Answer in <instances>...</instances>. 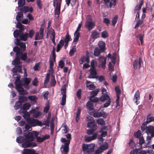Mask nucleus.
Segmentation results:
<instances>
[{"label": "nucleus", "instance_id": "nucleus-41", "mask_svg": "<svg viewBox=\"0 0 154 154\" xmlns=\"http://www.w3.org/2000/svg\"><path fill=\"white\" fill-rule=\"evenodd\" d=\"M49 67L50 69L49 70H50L51 71V73H52L53 72V67L54 66V61H52L51 60H49Z\"/></svg>", "mask_w": 154, "mask_h": 154}, {"label": "nucleus", "instance_id": "nucleus-64", "mask_svg": "<svg viewBox=\"0 0 154 154\" xmlns=\"http://www.w3.org/2000/svg\"><path fill=\"white\" fill-rule=\"evenodd\" d=\"M101 36L103 38H106L108 37V34L106 31L102 32L101 33Z\"/></svg>", "mask_w": 154, "mask_h": 154}, {"label": "nucleus", "instance_id": "nucleus-35", "mask_svg": "<svg viewBox=\"0 0 154 154\" xmlns=\"http://www.w3.org/2000/svg\"><path fill=\"white\" fill-rule=\"evenodd\" d=\"M143 1H140V3L139 4L135 6L134 9V11H137L140 10L141 8V7L143 4Z\"/></svg>", "mask_w": 154, "mask_h": 154}, {"label": "nucleus", "instance_id": "nucleus-48", "mask_svg": "<svg viewBox=\"0 0 154 154\" xmlns=\"http://www.w3.org/2000/svg\"><path fill=\"white\" fill-rule=\"evenodd\" d=\"M118 19V17L117 15H116L112 19V24L113 26H114L116 23L117 20Z\"/></svg>", "mask_w": 154, "mask_h": 154}, {"label": "nucleus", "instance_id": "nucleus-56", "mask_svg": "<svg viewBox=\"0 0 154 154\" xmlns=\"http://www.w3.org/2000/svg\"><path fill=\"white\" fill-rule=\"evenodd\" d=\"M35 33V32L33 29H31L29 31V33H28V37H29L30 38H32L33 36L34 35Z\"/></svg>", "mask_w": 154, "mask_h": 154}, {"label": "nucleus", "instance_id": "nucleus-5", "mask_svg": "<svg viewBox=\"0 0 154 154\" xmlns=\"http://www.w3.org/2000/svg\"><path fill=\"white\" fill-rule=\"evenodd\" d=\"M95 26V23L93 22L91 16L89 15L87 16L86 21L85 23V26L88 30L90 31L93 29Z\"/></svg>", "mask_w": 154, "mask_h": 154}, {"label": "nucleus", "instance_id": "nucleus-43", "mask_svg": "<svg viewBox=\"0 0 154 154\" xmlns=\"http://www.w3.org/2000/svg\"><path fill=\"white\" fill-rule=\"evenodd\" d=\"M22 106V104L19 101H17L14 106V108L15 110H17L20 108Z\"/></svg>", "mask_w": 154, "mask_h": 154}, {"label": "nucleus", "instance_id": "nucleus-8", "mask_svg": "<svg viewBox=\"0 0 154 154\" xmlns=\"http://www.w3.org/2000/svg\"><path fill=\"white\" fill-rule=\"evenodd\" d=\"M90 74L88 76V78L91 79H96L98 78L97 72L95 68L94 67H91L89 70Z\"/></svg>", "mask_w": 154, "mask_h": 154}, {"label": "nucleus", "instance_id": "nucleus-63", "mask_svg": "<svg viewBox=\"0 0 154 154\" xmlns=\"http://www.w3.org/2000/svg\"><path fill=\"white\" fill-rule=\"evenodd\" d=\"M103 22L108 26L110 23V20L107 18H104L103 19Z\"/></svg>", "mask_w": 154, "mask_h": 154}, {"label": "nucleus", "instance_id": "nucleus-11", "mask_svg": "<svg viewBox=\"0 0 154 154\" xmlns=\"http://www.w3.org/2000/svg\"><path fill=\"white\" fill-rule=\"evenodd\" d=\"M19 30L16 29L14 32L13 35L14 37L17 38L19 37V34L23 33L24 28V26L19 28Z\"/></svg>", "mask_w": 154, "mask_h": 154}, {"label": "nucleus", "instance_id": "nucleus-53", "mask_svg": "<svg viewBox=\"0 0 154 154\" xmlns=\"http://www.w3.org/2000/svg\"><path fill=\"white\" fill-rule=\"evenodd\" d=\"M96 129H95V128H90V129L88 130L87 133L88 135L92 134Z\"/></svg>", "mask_w": 154, "mask_h": 154}, {"label": "nucleus", "instance_id": "nucleus-14", "mask_svg": "<svg viewBox=\"0 0 154 154\" xmlns=\"http://www.w3.org/2000/svg\"><path fill=\"white\" fill-rule=\"evenodd\" d=\"M31 113L33 114V117L35 118L38 117L40 115V112L39 111H36L35 109L29 111Z\"/></svg>", "mask_w": 154, "mask_h": 154}, {"label": "nucleus", "instance_id": "nucleus-57", "mask_svg": "<svg viewBox=\"0 0 154 154\" xmlns=\"http://www.w3.org/2000/svg\"><path fill=\"white\" fill-rule=\"evenodd\" d=\"M76 51V48H75V46L73 47L71 49L69 52V54L70 56H72L74 52Z\"/></svg>", "mask_w": 154, "mask_h": 154}, {"label": "nucleus", "instance_id": "nucleus-59", "mask_svg": "<svg viewBox=\"0 0 154 154\" xmlns=\"http://www.w3.org/2000/svg\"><path fill=\"white\" fill-rule=\"evenodd\" d=\"M61 93L63 95H64V94L66 95V87L65 86H63V87L62 88L61 90Z\"/></svg>", "mask_w": 154, "mask_h": 154}, {"label": "nucleus", "instance_id": "nucleus-61", "mask_svg": "<svg viewBox=\"0 0 154 154\" xmlns=\"http://www.w3.org/2000/svg\"><path fill=\"white\" fill-rule=\"evenodd\" d=\"M140 149L138 148L137 149L136 148L134 149L131 151L130 154H137L138 150H140Z\"/></svg>", "mask_w": 154, "mask_h": 154}, {"label": "nucleus", "instance_id": "nucleus-55", "mask_svg": "<svg viewBox=\"0 0 154 154\" xmlns=\"http://www.w3.org/2000/svg\"><path fill=\"white\" fill-rule=\"evenodd\" d=\"M98 91H99L97 90H95L92 91L91 92V97H93L96 95L98 94Z\"/></svg>", "mask_w": 154, "mask_h": 154}, {"label": "nucleus", "instance_id": "nucleus-21", "mask_svg": "<svg viewBox=\"0 0 154 154\" xmlns=\"http://www.w3.org/2000/svg\"><path fill=\"white\" fill-rule=\"evenodd\" d=\"M20 113H23V118L27 120V119H29L30 116V115L29 113L26 112V111H20Z\"/></svg>", "mask_w": 154, "mask_h": 154}, {"label": "nucleus", "instance_id": "nucleus-31", "mask_svg": "<svg viewBox=\"0 0 154 154\" xmlns=\"http://www.w3.org/2000/svg\"><path fill=\"white\" fill-rule=\"evenodd\" d=\"M102 113L101 112L96 111L93 112V116L95 118H98L102 116Z\"/></svg>", "mask_w": 154, "mask_h": 154}, {"label": "nucleus", "instance_id": "nucleus-29", "mask_svg": "<svg viewBox=\"0 0 154 154\" xmlns=\"http://www.w3.org/2000/svg\"><path fill=\"white\" fill-rule=\"evenodd\" d=\"M154 131V127L150 125L147 127V130L146 132L148 135H149L150 133H152Z\"/></svg>", "mask_w": 154, "mask_h": 154}, {"label": "nucleus", "instance_id": "nucleus-17", "mask_svg": "<svg viewBox=\"0 0 154 154\" xmlns=\"http://www.w3.org/2000/svg\"><path fill=\"white\" fill-rule=\"evenodd\" d=\"M23 152V154H36L35 151L33 149H24Z\"/></svg>", "mask_w": 154, "mask_h": 154}, {"label": "nucleus", "instance_id": "nucleus-15", "mask_svg": "<svg viewBox=\"0 0 154 154\" xmlns=\"http://www.w3.org/2000/svg\"><path fill=\"white\" fill-rule=\"evenodd\" d=\"M88 150H87L86 152H90L94 153V147L95 144L94 143H91L88 144Z\"/></svg>", "mask_w": 154, "mask_h": 154}, {"label": "nucleus", "instance_id": "nucleus-60", "mask_svg": "<svg viewBox=\"0 0 154 154\" xmlns=\"http://www.w3.org/2000/svg\"><path fill=\"white\" fill-rule=\"evenodd\" d=\"M82 149L83 151H86L87 150H88V144H83L82 145Z\"/></svg>", "mask_w": 154, "mask_h": 154}, {"label": "nucleus", "instance_id": "nucleus-54", "mask_svg": "<svg viewBox=\"0 0 154 154\" xmlns=\"http://www.w3.org/2000/svg\"><path fill=\"white\" fill-rule=\"evenodd\" d=\"M108 146L107 144H103L100 146V148L103 151V150H105L107 149Z\"/></svg>", "mask_w": 154, "mask_h": 154}, {"label": "nucleus", "instance_id": "nucleus-19", "mask_svg": "<svg viewBox=\"0 0 154 154\" xmlns=\"http://www.w3.org/2000/svg\"><path fill=\"white\" fill-rule=\"evenodd\" d=\"M99 60L101 63L103 68L104 69L105 65L106 63V58L103 56H100L99 58Z\"/></svg>", "mask_w": 154, "mask_h": 154}, {"label": "nucleus", "instance_id": "nucleus-1", "mask_svg": "<svg viewBox=\"0 0 154 154\" xmlns=\"http://www.w3.org/2000/svg\"><path fill=\"white\" fill-rule=\"evenodd\" d=\"M22 67L19 66H14L12 69V72L14 73L13 77L16 79L15 82V88L18 91L20 94L24 95L28 94V92L24 90L22 86L23 85L25 88L27 89L29 88V85L31 79L30 78H23L20 81V73H22L21 70Z\"/></svg>", "mask_w": 154, "mask_h": 154}, {"label": "nucleus", "instance_id": "nucleus-3", "mask_svg": "<svg viewBox=\"0 0 154 154\" xmlns=\"http://www.w3.org/2000/svg\"><path fill=\"white\" fill-rule=\"evenodd\" d=\"M16 141L19 143H22V146L24 148L34 147L36 146L37 144L33 142H31L29 139L20 136L17 137Z\"/></svg>", "mask_w": 154, "mask_h": 154}, {"label": "nucleus", "instance_id": "nucleus-49", "mask_svg": "<svg viewBox=\"0 0 154 154\" xmlns=\"http://www.w3.org/2000/svg\"><path fill=\"white\" fill-rule=\"evenodd\" d=\"M136 37L137 38H139V40L140 41L141 45H142L143 43V35L142 34H139Z\"/></svg>", "mask_w": 154, "mask_h": 154}, {"label": "nucleus", "instance_id": "nucleus-23", "mask_svg": "<svg viewBox=\"0 0 154 154\" xmlns=\"http://www.w3.org/2000/svg\"><path fill=\"white\" fill-rule=\"evenodd\" d=\"M51 34L52 35V37H51V38L52 40V42H53L54 45H56V43L55 42V34L54 32V29L52 28L51 29Z\"/></svg>", "mask_w": 154, "mask_h": 154}, {"label": "nucleus", "instance_id": "nucleus-58", "mask_svg": "<svg viewBox=\"0 0 154 154\" xmlns=\"http://www.w3.org/2000/svg\"><path fill=\"white\" fill-rule=\"evenodd\" d=\"M36 4L38 7L39 9L42 8V4H41V0H37Z\"/></svg>", "mask_w": 154, "mask_h": 154}, {"label": "nucleus", "instance_id": "nucleus-40", "mask_svg": "<svg viewBox=\"0 0 154 154\" xmlns=\"http://www.w3.org/2000/svg\"><path fill=\"white\" fill-rule=\"evenodd\" d=\"M72 40L70 36L68 34H66L64 42H65V43H68L69 41Z\"/></svg>", "mask_w": 154, "mask_h": 154}, {"label": "nucleus", "instance_id": "nucleus-30", "mask_svg": "<svg viewBox=\"0 0 154 154\" xmlns=\"http://www.w3.org/2000/svg\"><path fill=\"white\" fill-rule=\"evenodd\" d=\"M100 33L96 30L93 31L91 34V36L92 38L96 39L100 37Z\"/></svg>", "mask_w": 154, "mask_h": 154}, {"label": "nucleus", "instance_id": "nucleus-34", "mask_svg": "<svg viewBox=\"0 0 154 154\" xmlns=\"http://www.w3.org/2000/svg\"><path fill=\"white\" fill-rule=\"evenodd\" d=\"M100 50L98 47L95 48L94 51V55L96 57L99 56L100 54Z\"/></svg>", "mask_w": 154, "mask_h": 154}, {"label": "nucleus", "instance_id": "nucleus-52", "mask_svg": "<svg viewBox=\"0 0 154 154\" xmlns=\"http://www.w3.org/2000/svg\"><path fill=\"white\" fill-rule=\"evenodd\" d=\"M141 135V131L138 130L137 132L134 134V137L137 138H139Z\"/></svg>", "mask_w": 154, "mask_h": 154}, {"label": "nucleus", "instance_id": "nucleus-38", "mask_svg": "<svg viewBox=\"0 0 154 154\" xmlns=\"http://www.w3.org/2000/svg\"><path fill=\"white\" fill-rule=\"evenodd\" d=\"M56 84L55 78L54 75L52 76V78L50 82V85L52 86H54Z\"/></svg>", "mask_w": 154, "mask_h": 154}, {"label": "nucleus", "instance_id": "nucleus-36", "mask_svg": "<svg viewBox=\"0 0 154 154\" xmlns=\"http://www.w3.org/2000/svg\"><path fill=\"white\" fill-rule=\"evenodd\" d=\"M144 140L143 137H142L139 139V149H141L142 148V144L144 143Z\"/></svg>", "mask_w": 154, "mask_h": 154}, {"label": "nucleus", "instance_id": "nucleus-37", "mask_svg": "<svg viewBox=\"0 0 154 154\" xmlns=\"http://www.w3.org/2000/svg\"><path fill=\"white\" fill-rule=\"evenodd\" d=\"M97 122L98 125H104L106 123L104 120L102 118H99L97 120Z\"/></svg>", "mask_w": 154, "mask_h": 154}, {"label": "nucleus", "instance_id": "nucleus-39", "mask_svg": "<svg viewBox=\"0 0 154 154\" xmlns=\"http://www.w3.org/2000/svg\"><path fill=\"white\" fill-rule=\"evenodd\" d=\"M152 121H154V116H150V115H148L147 116L146 123H148Z\"/></svg>", "mask_w": 154, "mask_h": 154}, {"label": "nucleus", "instance_id": "nucleus-47", "mask_svg": "<svg viewBox=\"0 0 154 154\" xmlns=\"http://www.w3.org/2000/svg\"><path fill=\"white\" fill-rule=\"evenodd\" d=\"M134 98V100L135 99H140V92L138 90H137L135 94Z\"/></svg>", "mask_w": 154, "mask_h": 154}, {"label": "nucleus", "instance_id": "nucleus-50", "mask_svg": "<svg viewBox=\"0 0 154 154\" xmlns=\"http://www.w3.org/2000/svg\"><path fill=\"white\" fill-rule=\"evenodd\" d=\"M49 109V106L48 104V102L46 103L45 104V107L44 109V112L47 113L48 112Z\"/></svg>", "mask_w": 154, "mask_h": 154}, {"label": "nucleus", "instance_id": "nucleus-32", "mask_svg": "<svg viewBox=\"0 0 154 154\" xmlns=\"http://www.w3.org/2000/svg\"><path fill=\"white\" fill-rule=\"evenodd\" d=\"M116 0H110L107 7L111 8L112 6H115L116 5Z\"/></svg>", "mask_w": 154, "mask_h": 154}, {"label": "nucleus", "instance_id": "nucleus-13", "mask_svg": "<svg viewBox=\"0 0 154 154\" xmlns=\"http://www.w3.org/2000/svg\"><path fill=\"white\" fill-rule=\"evenodd\" d=\"M19 37L20 40L26 41L27 40L28 37V33L26 32L25 33H23L19 34Z\"/></svg>", "mask_w": 154, "mask_h": 154}, {"label": "nucleus", "instance_id": "nucleus-20", "mask_svg": "<svg viewBox=\"0 0 154 154\" xmlns=\"http://www.w3.org/2000/svg\"><path fill=\"white\" fill-rule=\"evenodd\" d=\"M111 99L109 96L107 94L102 95L100 98V100L101 102H103L106 100H108Z\"/></svg>", "mask_w": 154, "mask_h": 154}, {"label": "nucleus", "instance_id": "nucleus-25", "mask_svg": "<svg viewBox=\"0 0 154 154\" xmlns=\"http://www.w3.org/2000/svg\"><path fill=\"white\" fill-rule=\"evenodd\" d=\"M152 138V137L151 136L148 135L147 136L146 140L147 141V142L145 143V144L144 145V146L143 147L144 148L149 147V145L150 143L151 142Z\"/></svg>", "mask_w": 154, "mask_h": 154}, {"label": "nucleus", "instance_id": "nucleus-12", "mask_svg": "<svg viewBox=\"0 0 154 154\" xmlns=\"http://www.w3.org/2000/svg\"><path fill=\"white\" fill-rule=\"evenodd\" d=\"M20 60H23V59H22V57L21 56H17L16 55L14 60H13L12 62V64L13 65L15 66H21L20 65H19L20 63Z\"/></svg>", "mask_w": 154, "mask_h": 154}, {"label": "nucleus", "instance_id": "nucleus-4", "mask_svg": "<svg viewBox=\"0 0 154 154\" xmlns=\"http://www.w3.org/2000/svg\"><path fill=\"white\" fill-rule=\"evenodd\" d=\"M20 12H19L17 13L16 17V20L18 22L20 21L21 18L23 17V12L24 13H26L28 12L32 13L33 11V9L32 7H29L27 6H24L20 8Z\"/></svg>", "mask_w": 154, "mask_h": 154}, {"label": "nucleus", "instance_id": "nucleus-7", "mask_svg": "<svg viewBox=\"0 0 154 154\" xmlns=\"http://www.w3.org/2000/svg\"><path fill=\"white\" fill-rule=\"evenodd\" d=\"M20 48L17 46H15L13 49V51L16 52V55L21 56L22 59L23 61H25L27 57V54L26 53H23L22 51H20Z\"/></svg>", "mask_w": 154, "mask_h": 154}, {"label": "nucleus", "instance_id": "nucleus-62", "mask_svg": "<svg viewBox=\"0 0 154 154\" xmlns=\"http://www.w3.org/2000/svg\"><path fill=\"white\" fill-rule=\"evenodd\" d=\"M81 89H79L76 92V95L79 99L81 98Z\"/></svg>", "mask_w": 154, "mask_h": 154}, {"label": "nucleus", "instance_id": "nucleus-27", "mask_svg": "<svg viewBox=\"0 0 154 154\" xmlns=\"http://www.w3.org/2000/svg\"><path fill=\"white\" fill-rule=\"evenodd\" d=\"M69 142L68 141L67 143H65L64 145H62L61 147L63 146V151L68 152L69 149Z\"/></svg>", "mask_w": 154, "mask_h": 154}, {"label": "nucleus", "instance_id": "nucleus-46", "mask_svg": "<svg viewBox=\"0 0 154 154\" xmlns=\"http://www.w3.org/2000/svg\"><path fill=\"white\" fill-rule=\"evenodd\" d=\"M25 0H19L18 4L19 7H21L25 4Z\"/></svg>", "mask_w": 154, "mask_h": 154}, {"label": "nucleus", "instance_id": "nucleus-51", "mask_svg": "<svg viewBox=\"0 0 154 154\" xmlns=\"http://www.w3.org/2000/svg\"><path fill=\"white\" fill-rule=\"evenodd\" d=\"M137 22V23L135 26V28L138 27L143 23V21L140 20H138Z\"/></svg>", "mask_w": 154, "mask_h": 154}, {"label": "nucleus", "instance_id": "nucleus-42", "mask_svg": "<svg viewBox=\"0 0 154 154\" xmlns=\"http://www.w3.org/2000/svg\"><path fill=\"white\" fill-rule=\"evenodd\" d=\"M41 36H42L41 34H40L39 32H37L36 33L35 39L36 40H42V39L43 36L42 35V37L41 38Z\"/></svg>", "mask_w": 154, "mask_h": 154}, {"label": "nucleus", "instance_id": "nucleus-6", "mask_svg": "<svg viewBox=\"0 0 154 154\" xmlns=\"http://www.w3.org/2000/svg\"><path fill=\"white\" fill-rule=\"evenodd\" d=\"M27 122L29 126L32 128L31 126L35 127L36 126H42V122L39 121L38 119H35L32 118H29L27 120Z\"/></svg>", "mask_w": 154, "mask_h": 154}, {"label": "nucleus", "instance_id": "nucleus-26", "mask_svg": "<svg viewBox=\"0 0 154 154\" xmlns=\"http://www.w3.org/2000/svg\"><path fill=\"white\" fill-rule=\"evenodd\" d=\"M98 45L101 51H103L104 50L105 47V44L103 42L100 41L98 42Z\"/></svg>", "mask_w": 154, "mask_h": 154}, {"label": "nucleus", "instance_id": "nucleus-10", "mask_svg": "<svg viewBox=\"0 0 154 154\" xmlns=\"http://www.w3.org/2000/svg\"><path fill=\"white\" fill-rule=\"evenodd\" d=\"M19 39L17 38L14 40V43L17 45H18L21 48V51L23 52L26 49V46L25 42H20Z\"/></svg>", "mask_w": 154, "mask_h": 154}, {"label": "nucleus", "instance_id": "nucleus-28", "mask_svg": "<svg viewBox=\"0 0 154 154\" xmlns=\"http://www.w3.org/2000/svg\"><path fill=\"white\" fill-rule=\"evenodd\" d=\"M74 35L75 38L74 39L73 42L76 43L79 39V37L80 36V33L79 32H78L77 30H76L75 32Z\"/></svg>", "mask_w": 154, "mask_h": 154}, {"label": "nucleus", "instance_id": "nucleus-44", "mask_svg": "<svg viewBox=\"0 0 154 154\" xmlns=\"http://www.w3.org/2000/svg\"><path fill=\"white\" fill-rule=\"evenodd\" d=\"M50 79L49 74L48 73H47L44 82L45 85H47L48 82Z\"/></svg>", "mask_w": 154, "mask_h": 154}, {"label": "nucleus", "instance_id": "nucleus-22", "mask_svg": "<svg viewBox=\"0 0 154 154\" xmlns=\"http://www.w3.org/2000/svg\"><path fill=\"white\" fill-rule=\"evenodd\" d=\"M94 121H91L88 122L87 124V126L88 127L91 128H95L97 129V126L94 123Z\"/></svg>", "mask_w": 154, "mask_h": 154}, {"label": "nucleus", "instance_id": "nucleus-45", "mask_svg": "<svg viewBox=\"0 0 154 154\" xmlns=\"http://www.w3.org/2000/svg\"><path fill=\"white\" fill-rule=\"evenodd\" d=\"M66 95L64 94L62 95V102L61 104L62 106H64L66 103Z\"/></svg>", "mask_w": 154, "mask_h": 154}, {"label": "nucleus", "instance_id": "nucleus-24", "mask_svg": "<svg viewBox=\"0 0 154 154\" xmlns=\"http://www.w3.org/2000/svg\"><path fill=\"white\" fill-rule=\"evenodd\" d=\"M86 107L89 111H91L94 110V104L91 102L88 101L87 102Z\"/></svg>", "mask_w": 154, "mask_h": 154}, {"label": "nucleus", "instance_id": "nucleus-9", "mask_svg": "<svg viewBox=\"0 0 154 154\" xmlns=\"http://www.w3.org/2000/svg\"><path fill=\"white\" fill-rule=\"evenodd\" d=\"M142 61L141 57L136 59L133 62L134 68L135 69H138L140 68V63Z\"/></svg>", "mask_w": 154, "mask_h": 154}, {"label": "nucleus", "instance_id": "nucleus-33", "mask_svg": "<svg viewBox=\"0 0 154 154\" xmlns=\"http://www.w3.org/2000/svg\"><path fill=\"white\" fill-rule=\"evenodd\" d=\"M27 100V98L24 96H20L19 97V101L22 104L23 103H24Z\"/></svg>", "mask_w": 154, "mask_h": 154}, {"label": "nucleus", "instance_id": "nucleus-2", "mask_svg": "<svg viewBox=\"0 0 154 154\" xmlns=\"http://www.w3.org/2000/svg\"><path fill=\"white\" fill-rule=\"evenodd\" d=\"M25 128L26 130L24 131L23 135L27 139H29L30 141L32 142L35 138H36L38 142H42L44 141L42 137H38V134L36 131H33L31 132L29 131L32 130V128L29 125L26 124Z\"/></svg>", "mask_w": 154, "mask_h": 154}, {"label": "nucleus", "instance_id": "nucleus-18", "mask_svg": "<svg viewBox=\"0 0 154 154\" xmlns=\"http://www.w3.org/2000/svg\"><path fill=\"white\" fill-rule=\"evenodd\" d=\"M86 84L87 87L90 90H93L95 88V86L93 83L90 81L87 80Z\"/></svg>", "mask_w": 154, "mask_h": 154}, {"label": "nucleus", "instance_id": "nucleus-16", "mask_svg": "<svg viewBox=\"0 0 154 154\" xmlns=\"http://www.w3.org/2000/svg\"><path fill=\"white\" fill-rule=\"evenodd\" d=\"M31 107L30 104L28 103L24 104L23 106L20 109V111H26L28 110Z\"/></svg>", "mask_w": 154, "mask_h": 154}]
</instances>
